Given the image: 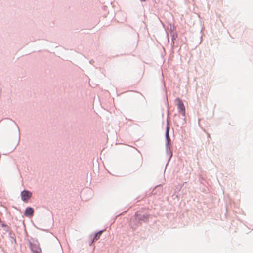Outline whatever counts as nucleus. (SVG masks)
Segmentation results:
<instances>
[{"instance_id": "nucleus-1", "label": "nucleus", "mask_w": 253, "mask_h": 253, "mask_svg": "<svg viewBox=\"0 0 253 253\" xmlns=\"http://www.w3.org/2000/svg\"><path fill=\"white\" fill-rule=\"evenodd\" d=\"M30 249L34 253H40L42 252L41 249L38 243H31Z\"/></svg>"}, {"instance_id": "nucleus-2", "label": "nucleus", "mask_w": 253, "mask_h": 253, "mask_svg": "<svg viewBox=\"0 0 253 253\" xmlns=\"http://www.w3.org/2000/svg\"><path fill=\"white\" fill-rule=\"evenodd\" d=\"M21 199L23 201H27L32 196V194L28 191L24 190L21 192Z\"/></svg>"}, {"instance_id": "nucleus-3", "label": "nucleus", "mask_w": 253, "mask_h": 253, "mask_svg": "<svg viewBox=\"0 0 253 253\" xmlns=\"http://www.w3.org/2000/svg\"><path fill=\"white\" fill-rule=\"evenodd\" d=\"M176 101L178 109L182 113L184 114L185 111V107L182 101L180 99H177Z\"/></svg>"}, {"instance_id": "nucleus-4", "label": "nucleus", "mask_w": 253, "mask_h": 253, "mask_svg": "<svg viewBox=\"0 0 253 253\" xmlns=\"http://www.w3.org/2000/svg\"><path fill=\"white\" fill-rule=\"evenodd\" d=\"M34 210L32 208H27L25 211V215L26 216H32L33 214Z\"/></svg>"}, {"instance_id": "nucleus-5", "label": "nucleus", "mask_w": 253, "mask_h": 253, "mask_svg": "<svg viewBox=\"0 0 253 253\" xmlns=\"http://www.w3.org/2000/svg\"><path fill=\"white\" fill-rule=\"evenodd\" d=\"M102 231H100L98 233H97L93 239V241L97 240L99 238V237H100V235L102 234Z\"/></svg>"}, {"instance_id": "nucleus-6", "label": "nucleus", "mask_w": 253, "mask_h": 253, "mask_svg": "<svg viewBox=\"0 0 253 253\" xmlns=\"http://www.w3.org/2000/svg\"><path fill=\"white\" fill-rule=\"evenodd\" d=\"M166 136H167V138L168 139H169L168 131H167V132Z\"/></svg>"}, {"instance_id": "nucleus-7", "label": "nucleus", "mask_w": 253, "mask_h": 253, "mask_svg": "<svg viewBox=\"0 0 253 253\" xmlns=\"http://www.w3.org/2000/svg\"><path fill=\"white\" fill-rule=\"evenodd\" d=\"M142 1H145L146 0H141Z\"/></svg>"}]
</instances>
